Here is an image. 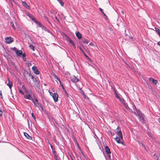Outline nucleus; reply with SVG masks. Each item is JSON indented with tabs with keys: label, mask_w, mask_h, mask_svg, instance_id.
Returning a JSON list of instances; mask_svg holds the SVG:
<instances>
[{
	"label": "nucleus",
	"mask_w": 160,
	"mask_h": 160,
	"mask_svg": "<svg viewBox=\"0 0 160 160\" xmlns=\"http://www.w3.org/2000/svg\"><path fill=\"white\" fill-rule=\"evenodd\" d=\"M89 45L92 46H93V43L92 42L90 43Z\"/></svg>",
	"instance_id": "54"
},
{
	"label": "nucleus",
	"mask_w": 160,
	"mask_h": 160,
	"mask_svg": "<svg viewBox=\"0 0 160 160\" xmlns=\"http://www.w3.org/2000/svg\"><path fill=\"white\" fill-rule=\"evenodd\" d=\"M117 129L118 130H121V128H120L119 127H118L117 128Z\"/></svg>",
	"instance_id": "56"
},
{
	"label": "nucleus",
	"mask_w": 160,
	"mask_h": 160,
	"mask_svg": "<svg viewBox=\"0 0 160 160\" xmlns=\"http://www.w3.org/2000/svg\"><path fill=\"white\" fill-rule=\"evenodd\" d=\"M141 146L144 148L146 149V148L144 145L142 143H141Z\"/></svg>",
	"instance_id": "36"
},
{
	"label": "nucleus",
	"mask_w": 160,
	"mask_h": 160,
	"mask_svg": "<svg viewBox=\"0 0 160 160\" xmlns=\"http://www.w3.org/2000/svg\"><path fill=\"white\" fill-rule=\"evenodd\" d=\"M24 135L26 137L27 139L29 140H31L32 139V137L30 136L28 133L27 132H24Z\"/></svg>",
	"instance_id": "10"
},
{
	"label": "nucleus",
	"mask_w": 160,
	"mask_h": 160,
	"mask_svg": "<svg viewBox=\"0 0 160 160\" xmlns=\"http://www.w3.org/2000/svg\"><path fill=\"white\" fill-rule=\"evenodd\" d=\"M149 80L150 81H152V79H153V78H149Z\"/></svg>",
	"instance_id": "52"
},
{
	"label": "nucleus",
	"mask_w": 160,
	"mask_h": 160,
	"mask_svg": "<svg viewBox=\"0 0 160 160\" xmlns=\"http://www.w3.org/2000/svg\"><path fill=\"white\" fill-rule=\"evenodd\" d=\"M29 76H31V78L32 80H33L35 78V77H34L30 73H29Z\"/></svg>",
	"instance_id": "37"
},
{
	"label": "nucleus",
	"mask_w": 160,
	"mask_h": 160,
	"mask_svg": "<svg viewBox=\"0 0 160 160\" xmlns=\"http://www.w3.org/2000/svg\"><path fill=\"white\" fill-rule=\"evenodd\" d=\"M62 6L64 5V2L62 0H57Z\"/></svg>",
	"instance_id": "29"
},
{
	"label": "nucleus",
	"mask_w": 160,
	"mask_h": 160,
	"mask_svg": "<svg viewBox=\"0 0 160 160\" xmlns=\"http://www.w3.org/2000/svg\"><path fill=\"white\" fill-rule=\"evenodd\" d=\"M157 44H158V45H159V46H160V41L158 42Z\"/></svg>",
	"instance_id": "64"
},
{
	"label": "nucleus",
	"mask_w": 160,
	"mask_h": 160,
	"mask_svg": "<svg viewBox=\"0 0 160 160\" xmlns=\"http://www.w3.org/2000/svg\"><path fill=\"white\" fill-rule=\"evenodd\" d=\"M71 45H72L73 46V47L74 49L76 48V46L75 45V44L74 43V42H73V41L71 40Z\"/></svg>",
	"instance_id": "30"
},
{
	"label": "nucleus",
	"mask_w": 160,
	"mask_h": 160,
	"mask_svg": "<svg viewBox=\"0 0 160 160\" xmlns=\"http://www.w3.org/2000/svg\"><path fill=\"white\" fill-rule=\"evenodd\" d=\"M81 93L82 95H84L85 94L84 93V91H83V90H81Z\"/></svg>",
	"instance_id": "41"
},
{
	"label": "nucleus",
	"mask_w": 160,
	"mask_h": 160,
	"mask_svg": "<svg viewBox=\"0 0 160 160\" xmlns=\"http://www.w3.org/2000/svg\"><path fill=\"white\" fill-rule=\"evenodd\" d=\"M16 54L18 56H20L22 54V51L21 50H17L16 52Z\"/></svg>",
	"instance_id": "18"
},
{
	"label": "nucleus",
	"mask_w": 160,
	"mask_h": 160,
	"mask_svg": "<svg viewBox=\"0 0 160 160\" xmlns=\"http://www.w3.org/2000/svg\"><path fill=\"white\" fill-rule=\"evenodd\" d=\"M29 47L31 49H32L33 51H34L35 50L34 47L32 45H30L29 46Z\"/></svg>",
	"instance_id": "31"
},
{
	"label": "nucleus",
	"mask_w": 160,
	"mask_h": 160,
	"mask_svg": "<svg viewBox=\"0 0 160 160\" xmlns=\"http://www.w3.org/2000/svg\"><path fill=\"white\" fill-rule=\"evenodd\" d=\"M52 152L53 153V154H54V155H55V154H57V153H56V152H55V151H53V150H52Z\"/></svg>",
	"instance_id": "57"
},
{
	"label": "nucleus",
	"mask_w": 160,
	"mask_h": 160,
	"mask_svg": "<svg viewBox=\"0 0 160 160\" xmlns=\"http://www.w3.org/2000/svg\"><path fill=\"white\" fill-rule=\"evenodd\" d=\"M41 28H42V30H43L45 31H48L49 30L48 29H47L45 27H44L42 25L41 27Z\"/></svg>",
	"instance_id": "23"
},
{
	"label": "nucleus",
	"mask_w": 160,
	"mask_h": 160,
	"mask_svg": "<svg viewBox=\"0 0 160 160\" xmlns=\"http://www.w3.org/2000/svg\"><path fill=\"white\" fill-rule=\"evenodd\" d=\"M55 18L56 20H57L58 22H59V19L58 18V17L56 16H55Z\"/></svg>",
	"instance_id": "38"
},
{
	"label": "nucleus",
	"mask_w": 160,
	"mask_h": 160,
	"mask_svg": "<svg viewBox=\"0 0 160 160\" xmlns=\"http://www.w3.org/2000/svg\"><path fill=\"white\" fill-rule=\"evenodd\" d=\"M54 77L57 79V81H58L59 82L60 84L61 85V86H62V88L63 89H64V87H63V85L62 84V82H61V81L60 80V79L56 75H55Z\"/></svg>",
	"instance_id": "14"
},
{
	"label": "nucleus",
	"mask_w": 160,
	"mask_h": 160,
	"mask_svg": "<svg viewBox=\"0 0 160 160\" xmlns=\"http://www.w3.org/2000/svg\"><path fill=\"white\" fill-rule=\"evenodd\" d=\"M22 57L23 58V57H25L26 56V54L24 53H22Z\"/></svg>",
	"instance_id": "45"
},
{
	"label": "nucleus",
	"mask_w": 160,
	"mask_h": 160,
	"mask_svg": "<svg viewBox=\"0 0 160 160\" xmlns=\"http://www.w3.org/2000/svg\"><path fill=\"white\" fill-rule=\"evenodd\" d=\"M28 16L29 17V18H31V19H32V18H34L33 17V16L31 14H30L29 16Z\"/></svg>",
	"instance_id": "50"
},
{
	"label": "nucleus",
	"mask_w": 160,
	"mask_h": 160,
	"mask_svg": "<svg viewBox=\"0 0 160 160\" xmlns=\"http://www.w3.org/2000/svg\"><path fill=\"white\" fill-rule=\"evenodd\" d=\"M32 116L33 118V119L35 120V116L34 115V114L33 113H31Z\"/></svg>",
	"instance_id": "39"
},
{
	"label": "nucleus",
	"mask_w": 160,
	"mask_h": 160,
	"mask_svg": "<svg viewBox=\"0 0 160 160\" xmlns=\"http://www.w3.org/2000/svg\"><path fill=\"white\" fill-rule=\"evenodd\" d=\"M0 96L1 97V98H2V92L1 91H0Z\"/></svg>",
	"instance_id": "51"
},
{
	"label": "nucleus",
	"mask_w": 160,
	"mask_h": 160,
	"mask_svg": "<svg viewBox=\"0 0 160 160\" xmlns=\"http://www.w3.org/2000/svg\"><path fill=\"white\" fill-rule=\"evenodd\" d=\"M83 54L85 56V57H87V55L84 52H83Z\"/></svg>",
	"instance_id": "53"
},
{
	"label": "nucleus",
	"mask_w": 160,
	"mask_h": 160,
	"mask_svg": "<svg viewBox=\"0 0 160 160\" xmlns=\"http://www.w3.org/2000/svg\"><path fill=\"white\" fill-rule=\"evenodd\" d=\"M116 132L118 134L119 136L120 137V138L122 139L123 137L122 133L121 131H117Z\"/></svg>",
	"instance_id": "13"
},
{
	"label": "nucleus",
	"mask_w": 160,
	"mask_h": 160,
	"mask_svg": "<svg viewBox=\"0 0 160 160\" xmlns=\"http://www.w3.org/2000/svg\"><path fill=\"white\" fill-rule=\"evenodd\" d=\"M99 9L100 11V12H101L103 14V16H105L106 18H107V17L106 15V14H105L104 13L102 9L100 8H99Z\"/></svg>",
	"instance_id": "27"
},
{
	"label": "nucleus",
	"mask_w": 160,
	"mask_h": 160,
	"mask_svg": "<svg viewBox=\"0 0 160 160\" xmlns=\"http://www.w3.org/2000/svg\"><path fill=\"white\" fill-rule=\"evenodd\" d=\"M38 107L41 108V110L42 112L43 111V108L42 104L39 103L38 104Z\"/></svg>",
	"instance_id": "21"
},
{
	"label": "nucleus",
	"mask_w": 160,
	"mask_h": 160,
	"mask_svg": "<svg viewBox=\"0 0 160 160\" xmlns=\"http://www.w3.org/2000/svg\"><path fill=\"white\" fill-rule=\"evenodd\" d=\"M120 143L122 144L123 145H124V146L125 145V144H124V143L123 142H120Z\"/></svg>",
	"instance_id": "58"
},
{
	"label": "nucleus",
	"mask_w": 160,
	"mask_h": 160,
	"mask_svg": "<svg viewBox=\"0 0 160 160\" xmlns=\"http://www.w3.org/2000/svg\"><path fill=\"white\" fill-rule=\"evenodd\" d=\"M63 37L66 39L69 43H70V38L66 34L63 33Z\"/></svg>",
	"instance_id": "9"
},
{
	"label": "nucleus",
	"mask_w": 160,
	"mask_h": 160,
	"mask_svg": "<svg viewBox=\"0 0 160 160\" xmlns=\"http://www.w3.org/2000/svg\"><path fill=\"white\" fill-rule=\"evenodd\" d=\"M23 60L24 61H26L27 60V58L25 57H23L22 58Z\"/></svg>",
	"instance_id": "46"
},
{
	"label": "nucleus",
	"mask_w": 160,
	"mask_h": 160,
	"mask_svg": "<svg viewBox=\"0 0 160 160\" xmlns=\"http://www.w3.org/2000/svg\"><path fill=\"white\" fill-rule=\"evenodd\" d=\"M155 29L156 32L158 33V35L160 34V29L157 27H155Z\"/></svg>",
	"instance_id": "25"
},
{
	"label": "nucleus",
	"mask_w": 160,
	"mask_h": 160,
	"mask_svg": "<svg viewBox=\"0 0 160 160\" xmlns=\"http://www.w3.org/2000/svg\"><path fill=\"white\" fill-rule=\"evenodd\" d=\"M22 4L27 9H29V6L25 1H22Z\"/></svg>",
	"instance_id": "11"
},
{
	"label": "nucleus",
	"mask_w": 160,
	"mask_h": 160,
	"mask_svg": "<svg viewBox=\"0 0 160 160\" xmlns=\"http://www.w3.org/2000/svg\"><path fill=\"white\" fill-rule=\"evenodd\" d=\"M24 98L25 99H28L29 100H31V98H32V97H31V95L29 94V92L28 94L26 95V96H24Z\"/></svg>",
	"instance_id": "15"
},
{
	"label": "nucleus",
	"mask_w": 160,
	"mask_h": 160,
	"mask_svg": "<svg viewBox=\"0 0 160 160\" xmlns=\"http://www.w3.org/2000/svg\"><path fill=\"white\" fill-rule=\"evenodd\" d=\"M12 50L13 51H15L16 52L18 50L17 48L16 47H14L12 48Z\"/></svg>",
	"instance_id": "34"
},
{
	"label": "nucleus",
	"mask_w": 160,
	"mask_h": 160,
	"mask_svg": "<svg viewBox=\"0 0 160 160\" xmlns=\"http://www.w3.org/2000/svg\"><path fill=\"white\" fill-rule=\"evenodd\" d=\"M45 18H46V19H47L48 22H49V23H50V21H48V18L46 17H44Z\"/></svg>",
	"instance_id": "55"
},
{
	"label": "nucleus",
	"mask_w": 160,
	"mask_h": 160,
	"mask_svg": "<svg viewBox=\"0 0 160 160\" xmlns=\"http://www.w3.org/2000/svg\"><path fill=\"white\" fill-rule=\"evenodd\" d=\"M32 69L36 75H38L39 74V71L37 69L36 67L33 66L32 68Z\"/></svg>",
	"instance_id": "5"
},
{
	"label": "nucleus",
	"mask_w": 160,
	"mask_h": 160,
	"mask_svg": "<svg viewBox=\"0 0 160 160\" xmlns=\"http://www.w3.org/2000/svg\"><path fill=\"white\" fill-rule=\"evenodd\" d=\"M5 40L7 43L9 44L13 41V39L12 37H9L6 38H5Z\"/></svg>",
	"instance_id": "3"
},
{
	"label": "nucleus",
	"mask_w": 160,
	"mask_h": 160,
	"mask_svg": "<svg viewBox=\"0 0 160 160\" xmlns=\"http://www.w3.org/2000/svg\"><path fill=\"white\" fill-rule=\"evenodd\" d=\"M137 142H138V143H139V144L140 145H141V143H142V142H140V141H137Z\"/></svg>",
	"instance_id": "63"
},
{
	"label": "nucleus",
	"mask_w": 160,
	"mask_h": 160,
	"mask_svg": "<svg viewBox=\"0 0 160 160\" xmlns=\"http://www.w3.org/2000/svg\"><path fill=\"white\" fill-rule=\"evenodd\" d=\"M157 121L159 123H160V118H158L157 119Z\"/></svg>",
	"instance_id": "47"
},
{
	"label": "nucleus",
	"mask_w": 160,
	"mask_h": 160,
	"mask_svg": "<svg viewBox=\"0 0 160 160\" xmlns=\"http://www.w3.org/2000/svg\"><path fill=\"white\" fill-rule=\"evenodd\" d=\"M71 80L73 82H77L79 81V79L75 76L73 75L71 77Z\"/></svg>",
	"instance_id": "4"
},
{
	"label": "nucleus",
	"mask_w": 160,
	"mask_h": 160,
	"mask_svg": "<svg viewBox=\"0 0 160 160\" xmlns=\"http://www.w3.org/2000/svg\"><path fill=\"white\" fill-rule=\"evenodd\" d=\"M115 94L116 98L118 99L119 101L122 102V104H124V102H125L124 99L121 98L120 96H118L116 92H115Z\"/></svg>",
	"instance_id": "2"
},
{
	"label": "nucleus",
	"mask_w": 160,
	"mask_h": 160,
	"mask_svg": "<svg viewBox=\"0 0 160 160\" xmlns=\"http://www.w3.org/2000/svg\"><path fill=\"white\" fill-rule=\"evenodd\" d=\"M32 20L37 24L38 27H41L42 25H41V23L40 22H38L37 20L35 19L34 18H32Z\"/></svg>",
	"instance_id": "7"
},
{
	"label": "nucleus",
	"mask_w": 160,
	"mask_h": 160,
	"mask_svg": "<svg viewBox=\"0 0 160 160\" xmlns=\"http://www.w3.org/2000/svg\"><path fill=\"white\" fill-rule=\"evenodd\" d=\"M72 137L73 139V141L74 142L75 144L79 148H80V146H79L75 137L74 136H73Z\"/></svg>",
	"instance_id": "8"
},
{
	"label": "nucleus",
	"mask_w": 160,
	"mask_h": 160,
	"mask_svg": "<svg viewBox=\"0 0 160 160\" xmlns=\"http://www.w3.org/2000/svg\"><path fill=\"white\" fill-rule=\"evenodd\" d=\"M136 111L137 113L138 114V115L140 116L141 115V114H142L140 112V110L135 108Z\"/></svg>",
	"instance_id": "26"
},
{
	"label": "nucleus",
	"mask_w": 160,
	"mask_h": 160,
	"mask_svg": "<svg viewBox=\"0 0 160 160\" xmlns=\"http://www.w3.org/2000/svg\"><path fill=\"white\" fill-rule=\"evenodd\" d=\"M123 104L125 106V108H128V105L127 104H126V103H125L124 102V104Z\"/></svg>",
	"instance_id": "43"
},
{
	"label": "nucleus",
	"mask_w": 160,
	"mask_h": 160,
	"mask_svg": "<svg viewBox=\"0 0 160 160\" xmlns=\"http://www.w3.org/2000/svg\"><path fill=\"white\" fill-rule=\"evenodd\" d=\"M137 142H138V143H139V144L140 145H141V143H142V142H140V141H137Z\"/></svg>",
	"instance_id": "62"
},
{
	"label": "nucleus",
	"mask_w": 160,
	"mask_h": 160,
	"mask_svg": "<svg viewBox=\"0 0 160 160\" xmlns=\"http://www.w3.org/2000/svg\"><path fill=\"white\" fill-rule=\"evenodd\" d=\"M58 94L57 93H54L53 94H52V97L55 102H57L58 101Z\"/></svg>",
	"instance_id": "6"
},
{
	"label": "nucleus",
	"mask_w": 160,
	"mask_h": 160,
	"mask_svg": "<svg viewBox=\"0 0 160 160\" xmlns=\"http://www.w3.org/2000/svg\"><path fill=\"white\" fill-rule=\"evenodd\" d=\"M105 150L106 153L107 154L108 158L110 159L111 158L110 154L111 153V152L108 147L107 146H106L105 148Z\"/></svg>",
	"instance_id": "1"
},
{
	"label": "nucleus",
	"mask_w": 160,
	"mask_h": 160,
	"mask_svg": "<svg viewBox=\"0 0 160 160\" xmlns=\"http://www.w3.org/2000/svg\"><path fill=\"white\" fill-rule=\"evenodd\" d=\"M83 97L87 99H89V98L87 96H86L85 94L84 95H83Z\"/></svg>",
	"instance_id": "35"
},
{
	"label": "nucleus",
	"mask_w": 160,
	"mask_h": 160,
	"mask_svg": "<svg viewBox=\"0 0 160 160\" xmlns=\"http://www.w3.org/2000/svg\"><path fill=\"white\" fill-rule=\"evenodd\" d=\"M31 100L32 101L33 103L34 102H35L36 103H37L38 104L39 103L37 99L35 98L34 99H33L32 98H31Z\"/></svg>",
	"instance_id": "22"
},
{
	"label": "nucleus",
	"mask_w": 160,
	"mask_h": 160,
	"mask_svg": "<svg viewBox=\"0 0 160 160\" xmlns=\"http://www.w3.org/2000/svg\"><path fill=\"white\" fill-rule=\"evenodd\" d=\"M19 92L20 93H21L22 94H24L23 92L21 89H19Z\"/></svg>",
	"instance_id": "33"
},
{
	"label": "nucleus",
	"mask_w": 160,
	"mask_h": 160,
	"mask_svg": "<svg viewBox=\"0 0 160 160\" xmlns=\"http://www.w3.org/2000/svg\"><path fill=\"white\" fill-rule=\"evenodd\" d=\"M49 93H50V95L52 96V94H53L54 93H53L52 92H49Z\"/></svg>",
	"instance_id": "59"
},
{
	"label": "nucleus",
	"mask_w": 160,
	"mask_h": 160,
	"mask_svg": "<svg viewBox=\"0 0 160 160\" xmlns=\"http://www.w3.org/2000/svg\"><path fill=\"white\" fill-rule=\"evenodd\" d=\"M2 112L0 110V117H1L2 116Z\"/></svg>",
	"instance_id": "49"
},
{
	"label": "nucleus",
	"mask_w": 160,
	"mask_h": 160,
	"mask_svg": "<svg viewBox=\"0 0 160 160\" xmlns=\"http://www.w3.org/2000/svg\"><path fill=\"white\" fill-rule=\"evenodd\" d=\"M79 48L80 49V50L83 53V52H84V51L82 50V48L81 47H79Z\"/></svg>",
	"instance_id": "44"
},
{
	"label": "nucleus",
	"mask_w": 160,
	"mask_h": 160,
	"mask_svg": "<svg viewBox=\"0 0 160 160\" xmlns=\"http://www.w3.org/2000/svg\"><path fill=\"white\" fill-rule=\"evenodd\" d=\"M76 35L77 37L79 39H80L82 38V34L79 32H77L76 33Z\"/></svg>",
	"instance_id": "16"
},
{
	"label": "nucleus",
	"mask_w": 160,
	"mask_h": 160,
	"mask_svg": "<svg viewBox=\"0 0 160 160\" xmlns=\"http://www.w3.org/2000/svg\"><path fill=\"white\" fill-rule=\"evenodd\" d=\"M8 83L7 84V85L9 87L10 89H11L12 85V82L10 81L8 78Z\"/></svg>",
	"instance_id": "12"
},
{
	"label": "nucleus",
	"mask_w": 160,
	"mask_h": 160,
	"mask_svg": "<svg viewBox=\"0 0 160 160\" xmlns=\"http://www.w3.org/2000/svg\"><path fill=\"white\" fill-rule=\"evenodd\" d=\"M140 118L142 120V123H144L145 122V119L144 115L143 114H141V115L139 116Z\"/></svg>",
	"instance_id": "17"
},
{
	"label": "nucleus",
	"mask_w": 160,
	"mask_h": 160,
	"mask_svg": "<svg viewBox=\"0 0 160 160\" xmlns=\"http://www.w3.org/2000/svg\"><path fill=\"white\" fill-rule=\"evenodd\" d=\"M152 83L155 85H156V84H157L158 83L157 80H155L154 79H152Z\"/></svg>",
	"instance_id": "28"
},
{
	"label": "nucleus",
	"mask_w": 160,
	"mask_h": 160,
	"mask_svg": "<svg viewBox=\"0 0 160 160\" xmlns=\"http://www.w3.org/2000/svg\"><path fill=\"white\" fill-rule=\"evenodd\" d=\"M82 42L83 43L86 44H88L89 42V41L88 40L86 39L85 38L82 39Z\"/></svg>",
	"instance_id": "20"
},
{
	"label": "nucleus",
	"mask_w": 160,
	"mask_h": 160,
	"mask_svg": "<svg viewBox=\"0 0 160 160\" xmlns=\"http://www.w3.org/2000/svg\"><path fill=\"white\" fill-rule=\"evenodd\" d=\"M148 135L151 137H152V135L151 133L149 134Z\"/></svg>",
	"instance_id": "61"
},
{
	"label": "nucleus",
	"mask_w": 160,
	"mask_h": 160,
	"mask_svg": "<svg viewBox=\"0 0 160 160\" xmlns=\"http://www.w3.org/2000/svg\"><path fill=\"white\" fill-rule=\"evenodd\" d=\"M54 156L55 159L58 158V155H57V154H55V155H54Z\"/></svg>",
	"instance_id": "40"
},
{
	"label": "nucleus",
	"mask_w": 160,
	"mask_h": 160,
	"mask_svg": "<svg viewBox=\"0 0 160 160\" xmlns=\"http://www.w3.org/2000/svg\"><path fill=\"white\" fill-rule=\"evenodd\" d=\"M64 92H65V94H66V95L67 96V97H69V95L68 94V93L67 92V91H66V90H65Z\"/></svg>",
	"instance_id": "42"
},
{
	"label": "nucleus",
	"mask_w": 160,
	"mask_h": 160,
	"mask_svg": "<svg viewBox=\"0 0 160 160\" xmlns=\"http://www.w3.org/2000/svg\"><path fill=\"white\" fill-rule=\"evenodd\" d=\"M10 25L14 29H15V27L14 26V24L13 22H10Z\"/></svg>",
	"instance_id": "32"
},
{
	"label": "nucleus",
	"mask_w": 160,
	"mask_h": 160,
	"mask_svg": "<svg viewBox=\"0 0 160 160\" xmlns=\"http://www.w3.org/2000/svg\"><path fill=\"white\" fill-rule=\"evenodd\" d=\"M33 81L34 82H36V84L37 85H38L39 84V82L38 80V79L36 78L35 77L33 80Z\"/></svg>",
	"instance_id": "19"
},
{
	"label": "nucleus",
	"mask_w": 160,
	"mask_h": 160,
	"mask_svg": "<svg viewBox=\"0 0 160 160\" xmlns=\"http://www.w3.org/2000/svg\"><path fill=\"white\" fill-rule=\"evenodd\" d=\"M115 141L118 143H120V138L116 137L115 138Z\"/></svg>",
	"instance_id": "24"
},
{
	"label": "nucleus",
	"mask_w": 160,
	"mask_h": 160,
	"mask_svg": "<svg viewBox=\"0 0 160 160\" xmlns=\"http://www.w3.org/2000/svg\"><path fill=\"white\" fill-rule=\"evenodd\" d=\"M50 145L51 148L52 149V150H53V146L51 144H50Z\"/></svg>",
	"instance_id": "60"
},
{
	"label": "nucleus",
	"mask_w": 160,
	"mask_h": 160,
	"mask_svg": "<svg viewBox=\"0 0 160 160\" xmlns=\"http://www.w3.org/2000/svg\"><path fill=\"white\" fill-rule=\"evenodd\" d=\"M33 103L34 104V106H35V107H38V104L37 103H36L35 102H34Z\"/></svg>",
	"instance_id": "48"
}]
</instances>
